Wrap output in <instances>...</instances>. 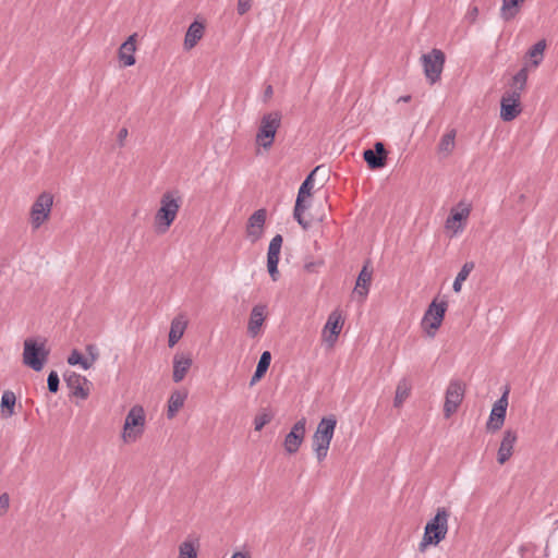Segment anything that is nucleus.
<instances>
[{
    "label": "nucleus",
    "mask_w": 558,
    "mask_h": 558,
    "mask_svg": "<svg viewBox=\"0 0 558 558\" xmlns=\"http://www.w3.org/2000/svg\"><path fill=\"white\" fill-rule=\"evenodd\" d=\"M182 205V197L178 191H167L160 198V207L154 217V225L159 233H165L177 219Z\"/></svg>",
    "instance_id": "f257e3e1"
},
{
    "label": "nucleus",
    "mask_w": 558,
    "mask_h": 558,
    "mask_svg": "<svg viewBox=\"0 0 558 558\" xmlns=\"http://www.w3.org/2000/svg\"><path fill=\"white\" fill-rule=\"evenodd\" d=\"M449 517L450 512L446 508L437 509L435 517L425 525L422 541L418 544L420 551L423 553L429 545L436 546L446 538Z\"/></svg>",
    "instance_id": "f03ea898"
},
{
    "label": "nucleus",
    "mask_w": 558,
    "mask_h": 558,
    "mask_svg": "<svg viewBox=\"0 0 558 558\" xmlns=\"http://www.w3.org/2000/svg\"><path fill=\"white\" fill-rule=\"evenodd\" d=\"M336 426L337 418L331 414L329 416L323 417L316 427V430L313 435V450L319 462H322L328 454Z\"/></svg>",
    "instance_id": "7ed1b4c3"
},
{
    "label": "nucleus",
    "mask_w": 558,
    "mask_h": 558,
    "mask_svg": "<svg viewBox=\"0 0 558 558\" xmlns=\"http://www.w3.org/2000/svg\"><path fill=\"white\" fill-rule=\"evenodd\" d=\"M146 426V414L142 405H133L124 420L121 438L124 444L137 441L144 434Z\"/></svg>",
    "instance_id": "20e7f679"
},
{
    "label": "nucleus",
    "mask_w": 558,
    "mask_h": 558,
    "mask_svg": "<svg viewBox=\"0 0 558 558\" xmlns=\"http://www.w3.org/2000/svg\"><path fill=\"white\" fill-rule=\"evenodd\" d=\"M49 356L46 340L27 338L24 340L23 363L35 372H40Z\"/></svg>",
    "instance_id": "39448f33"
},
{
    "label": "nucleus",
    "mask_w": 558,
    "mask_h": 558,
    "mask_svg": "<svg viewBox=\"0 0 558 558\" xmlns=\"http://www.w3.org/2000/svg\"><path fill=\"white\" fill-rule=\"evenodd\" d=\"M281 124V114L278 111L263 116L256 134V143L268 149L272 146L276 133Z\"/></svg>",
    "instance_id": "423d86ee"
},
{
    "label": "nucleus",
    "mask_w": 558,
    "mask_h": 558,
    "mask_svg": "<svg viewBox=\"0 0 558 558\" xmlns=\"http://www.w3.org/2000/svg\"><path fill=\"white\" fill-rule=\"evenodd\" d=\"M53 196L49 192L40 193L33 203L29 211V222L34 230L39 229L50 217Z\"/></svg>",
    "instance_id": "0eeeda50"
},
{
    "label": "nucleus",
    "mask_w": 558,
    "mask_h": 558,
    "mask_svg": "<svg viewBox=\"0 0 558 558\" xmlns=\"http://www.w3.org/2000/svg\"><path fill=\"white\" fill-rule=\"evenodd\" d=\"M319 169L315 168L303 181L299 189L298 197L294 205L293 217L303 229H307L311 226L308 220H305L304 213L308 208V204L305 198L311 196V192L314 187V174Z\"/></svg>",
    "instance_id": "6e6552de"
},
{
    "label": "nucleus",
    "mask_w": 558,
    "mask_h": 558,
    "mask_svg": "<svg viewBox=\"0 0 558 558\" xmlns=\"http://www.w3.org/2000/svg\"><path fill=\"white\" fill-rule=\"evenodd\" d=\"M445 59V53L437 48H434L430 52L421 57L424 74L430 84H435L437 81H439L444 69Z\"/></svg>",
    "instance_id": "1a4fd4ad"
},
{
    "label": "nucleus",
    "mask_w": 558,
    "mask_h": 558,
    "mask_svg": "<svg viewBox=\"0 0 558 558\" xmlns=\"http://www.w3.org/2000/svg\"><path fill=\"white\" fill-rule=\"evenodd\" d=\"M446 311L447 302L445 301L438 303L436 300H434L429 304L422 319V326L426 330L428 336H435V331L440 327L444 320Z\"/></svg>",
    "instance_id": "9d476101"
},
{
    "label": "nucleus",
    "mask_w": 558,
    "mask_h": 558,
    "mask_svg": "<svg viewBox=\"0 0 558 558\" xmlns=\"http://www.w3.org/2000/svg\"><path fill=\"white\" fill-rule=\"evenodd\" d=\"M465 392L464 384L461 380H450L445 396L444 414L449 418L457 412L460 407Z\"/></svg>",
    "instance_id": "9b49d317"
},
{
    "label": "nucleus",
    "mask_w": 558,
    "mask_h": 558,
    "mask_svg": "<svg viewBox=\"0 0 558 558\" xmlns=\"http://www.w3.org/2000/svg\"><path fill=\"white\" fill-rule=\"evenodd\" d=\"M344 325V319L342 317V314L339 310L332 311L327 322L323 328L322 337L323 340L331 348L335 345L342 327Z\"/></svg>",
    "instance_id": "f8f14e48"
},
{
    "label": "nucleus",
    "mask_w": 558,
    "mask_h": 558,
    "mask_svg": "<svg viewBox=\"0 0 558 558\" xmlns=\"http://www.w3.org/2000/svg\"><path fill=\"white\" fill-rule=\"evenodd\" d=\"M508 408V390L494 403L489 414L488 422L486 424L487 430L497 432L499 430L506 418Z\"/></svg>",
    "instance_id": "ddd939ff"
},
{
    "label": "nucleus",
    "mask_w": 558,
    "mask_h": 558,
    "mask_svg": "<svg viewBox=\"0 0 558 558\" xmlns=\"http://www.w3.org/2000/svg\"><path fill=\"white\" fill-rule=\"evenodd\" d=\"M306 430V418L302 417L294 423L290 433L287 434L284 438V449L288 453H295L301 447Z\"/></svg>",
    "instance_id": "4468645a"
},
{
    "label": "nucleus",
    "mask_w": 558,
    "mask_h": 558,
    "mask_svg": "<svg viewBox=\"0 0 558 558\" xmlns=\"http://www.w3.org/2000/svg\"><path fill=\"white\" fill-rule=\"evenodd\" d=\"M527 82V69L522 68L513 77L509 89L505 92L501 99L520 104L521 93L525 89Z\"/></svg>",
    "instance_id": "2eb2a0df"
},
{
    "label": "nucleus",
    "mask_w": 558,
    "mask_h": 558,
    "mask_svg": "<svg viewBox=\"0 0 558 558\" xmlns=\"http://www.w3.org/2000/svg\"><path fill=\"white\" fill-rule=\"evenodd\" d=\"M283 239L280 234L275 235L268 246L267 269L274 281L278 280V263Z\"/></svg>",
    "instance_id": "dca6fc26"
},
{
    "label": "nucleus",
    "mask_w": 558,
    "mask_h": 558,
    "mask_svg": "<svg viewBox=\"0 0 558 558\" xmlns=\"http://www.w3.org/2000/svg\"><path fill=\"white\" fill-rule=\"evenodd\" d=\"M266 217L267 211L266 209L262 208L254 211L248 218L246 226V234L253 242L257 241L262 236L264 226L266 222Z\"/></svg>",
    "instance_id": "f3484780"
},
{
    "label": "nucleus",
    "mask_w": 558,
    "mask_h": 558,
    "mask_svg": "<svg viewBox=\"0 0 558 558\" xmlns=\"http://www.w3.org/2000/svg\"><path fill=\"white\" fill-rule=\"evenodd\" d=\"M68 387L72 390V393L81 398L83 400L87 399L89 396V386L90 383L86 379V377L81 376L74 372L69 373L64 377Z\"/></svg>",
    "instance_id": "a211bd4d"
},
{
    "label": "nucleus",
    "mask_w": 558,
    "mask_h": 558,
    "mask_svg": "<svg viewBox=\"0 0 558 558\" xmlns=\"http://www.w3.org/2000/svg\"><path fill=\"white\" fill-rule=\"evenodd\" d=\"M517 439L518 435L515 430H505L502 440L497 452V461L499 464H505L511 458Z\"/></svg>",
    "instance_id": "6ab92c4d"
},
{
    "label": "nucleus",
    "mask_w": 558,
    "mask_h": 558,
    "mask_svg": "<svg viewBox=\"0 0 558 558\" xmlns=\"http://www.w3.org/2000/svg\"><path fill=\"white\" fill-rule=\"evenodd\" d=\"M363 157L371 169L383 168L387 158L385 145L381 142H376L374 149L364 150Z\"/></svg>",
    "instance_id": "aec40b11"
},
{
    "label": "nucleus",
    "mask_w": 558,
    "mask_h": 558,
    "mask_svg": "<svg viewBox=\"0 0 558 558\" xmlns=\"http://www.w3.org/2000/svg\"><path fill=\"white\" fill-rule=\"evenodd\" d=\"M470 211L471 210L469 207H463L461 209H451V213L445 222V228L448 231H451L452 234H458L459 232H462V230L464 229L463 221L468 219V217L470 216Z\"/></svg>",
    "instance_id": "412c9836"
},
{
    "label": "nucleus",
    "mask_w": 558,
    "mask_h": 558,
    "mask_svg": "<svg viewBox=\"0 0 558 558\" xmlns=\"http://www.w3.org/2000/svg\"><path fill=\"white\" fill-rule=\"evenodd\" d=\"M193 364L190 354L175 353L173 356V373L172 379L174 383L182 381Z\"/></svg>",
    "instance_id": "4be33fe9"
},
{
    "label": "nucleus",
    "mask_w": 558,
    "mask_h": 558,
    "mask_svg": "<svg viewBox=\"0 0 558 558\" xmlns=\"http://www.w3.org/2000/svg\"><path fill=\"white\" fill-rule=\"evenodd\" d=\"M136 34L129 36L119 48L118 57L124 66H132L135 64L134 52L136 50Z\"/></svg>",
    "instance_id": "5701e85b"
},
{
    "label": "nucleus",
    "mask_w": 558,
    "mask_h": 558,
    "mask_svg": "<svg viewBox=\"0 0 558 558\" xmlns=\"http://www.w3.org/2000/svg\"><path fill=\"white\" fill-rule=\"evenodd\" d=\"M265 310L266 306L256 305L251 312L247 331L252 337H256L259 333L260 327L265 320Z\"/></svg>",
    "instance_id": "b1692460"
},
{
    "label": "nucleus",
    "mask_w": 558,
    "mask_h": 558,
    "mask_svg": "<svg viewBox=\"0 0 558 558\" xmlns=\"http://www.w3.org/2000/svg\"><path fill=\"white\" fill-rule=\"evenodd\" d=\"M186 326L187 320L184 318L183 315H179L172 319L168 338V343L170 348L174 347L178 343V341L183 337Z\"/></svg>",
    "instance_id": "393cba45"
},
{
    "label": "nucleus",
    "mask_w": 558,
    "mask_h": 558,
    "mask_svg": "<svg viewBox=\"0 0 558 558\" xmlns=\"http://www.w3.org/2000/svg\"><path fill=\"white\" fill-rule=\"evenodd\" d=\"M186 398L187 392L185 390H174L171 392L167 405V417L169 420L177 415L179 410L184 405Z\"/></svg>",
    "instance_id": "a878e982"
},
{
    "label": "nucleus",
    "mask_w": 558,
    "mask_h": 558,
    "mask_svg": "<svg viewBox=\"0 0 558 558\" xmlns=\"http://www.w3.org/2000/svg\"><path fill=\"white\" fill-rule=\"evenodd\" d=\"M372 275H373V271L371 269H368L367 265H365L357 276L355 288H354V293H356L363 300L368 294L369 286H371V281H372Z\"/></svg>",
    "instance_id": "bb28decb"
},
{
    "label": "nucleus",
    "mask_w": 558,
    "mask_h": 558,
    "mask_svg": "<svg viewBox=\"0 0 558 558\" xmlns=\"http://www.w3.org/2000/svg\"><path fill=\"white\" fill-rule=\"evenodd\" d=\"M199 548V539L194 536H187L179 545L178 558H197Z\"/></svg>",
    "instance_id": "cd10ccee"
},
{
    "label": "nucleus",
    "mask_w": 558,
    "mask_h": 558,
    "mask_svg": "<svg viewBox=\"0 0 558 558\" xmlns=\"http://www.w3.org/2000/svg\"><path fill=\"white\" fill-rule=\"evenodd\" d=\"M412 390V384L409 378H401L396 387V393L393 399V407L401 408L404 401L410 397Z\"/></svg>",
    "instance_id": "c85d7f7f"
},
{
    "label": "nucleus",
    "mask_w": 558,
    "mask_h": 558,
    "mask_svg": "<svg viewBox=\"0 0 558 558\" xmlns=\"http://www.w3.org/2000/svg\"><path fill=\"white\" fill-rule=\"evenodd\" d=\"M204 35V25L197 21L193 22L189 28H187V32L185 34V38H184V47L185 49H192L193 47L196 46V44L198 43V40L203 37Z\"/></svg>",
    "instance_id": "c756f323"
},
{
    "label": "nucleus",
    "mask_w": 558,
    "mask_h": 558,
    "mask_svg": "<svg viewBox=\"0 0 558 558\" xmlns=\"http://www.w3.org/2000/svg\"><path fill=\"white\" fill-rule=\"evenodd\" d=\"M525 0H502L500 16L504 21L513 20L520 12V8Z\"/></svg>",
    "instance_id": "7c9ffc66"
},
{
    "label": "nucleus",
    "mask_w": 558,
    "mask_h": 558,
    "mask_svg": "<svg viewBox=\"0 0 558 558\" xmlns=\"http://www.w3.org/2000/svg\"><path fill=\"white\" fill-rule=\"evenodd\" d=\"M522 111L521 104H515L512 101H506V99H501L500 101V118L506 121L514 120Z\"/></svg>",
    "instance_id": "2f4dec72"
},
{
    "label": "nucleus",
    "mask_w": 558,
    "mask_h": 558,
    "mask_svg": "<svg viewBox=\"0 0 558 558\" xmlns=\"http://www.w3.org/2000/svg\"><path fill=\"white\" fill-rule=\"evenodd\" d=\"M16 397L13 391L7 390L1 397V416L9 418L14 414Z\"/></svg>",
    "instance_id": "473e14b6"
},
{
    "label": "nucleus",
    "mask_w": 558,
    "mask_h": 558,
    "mask_svg": "<svg viewBox=\"0 0 558 558\" xmlns=\"http://www.w3.org/2000/svg\"><path fill=\"white\" fill-rule=\"evenodd\" d=\"M271 361V354L269 351H265L262 353L257 367L255 369L254 375L251 378L250 385H255L267 372Z\"/></svg>",
    "instance_id": "72a5a7b5"
},
{
    "label": "nucleus",
    "mask_w": 558,
    "mask_h": 558,
    "mask_svg": "<svg viewBox=\"0 0 558 558\" xmlns=\"http://www.w3.org/2000/svg\"><path fill=\"white\" fill-rule=\"evenodd\" d=\"M454 140H456V130L452 129V130L446 132L441 136L440 142L438 144L439 153L445 154L446 156L450 155L454 149V145H456Z\"/></svg>",
    "instance_id": "f704fd0d"
},
{
    "label": "nucleus",
    "mask_w": 558,
    "mask_h": 558,
    "mask_svg": "<svg viewBox=\"0 0 558 558\" xmlns=\"http://www.w3.org/2000/svg\"><path fill=\"white\" fill-rule=\"evenodd\" d=\"M546 49V41L544 39L537 41L535 45H533L529 51L527 56L532 61V64L534 66H538L541 62L544 59V52Z\"/></svg>",
    "instance_id": "c9c22d12"
},
{
    "label": "nucleus",
    "mask_w": 558,
    "mask_h": 558,
    "mask_svg": "<svg viewBox=\"0 0 558 558\" xmlns=\"http://www.w3.org/2000/svg\"><path fill=\"white\" fill-rule=\"evenodd\" d=\"M474 269V263L473 262H468L465 263L462 268L460 269V271L458 272L454 281H453V284H452V289L454 292H460L461 291V287H462V283L468 279L470 272Z\"/></svg>",
    "instance_id": "e433bc0d"
},
{
    "label": "nucleus",
    "mask_w": 558,
    "mask_h": 558,
    "mask_svg": "<svg viewBox=\"0 0 558 558\" xmlns=\"http://www.w3.org/2000/svg\"><path fill=\"white\" fill-rule=\"evenodd\" d=\"M68 363L70 365H80L83 369H89L92 367V362L85 359L77 350H73L68 357Z\"/></svg>",
    "instance_id": "4c0bfd02"
},
{
    "label": "nucleus",
    "mask_w": 558,
    "mask_h": 558,
    "mask_svg": "<svg viewBox=\"0 0 558 558\" xmlns=\"http://www.w3.org/2000/svg\"><path fill=\"white\" fill-rule=\"evenodd\" d=\"M272 416L269 413L263 412L255 416L254 428L255 430H262L263 427L271 421Z\"/></svg>",
    "instance_id": "58836bf2"
},
{
    "label": "nucleus",
    "mask_w": 558,
    "mask_h": 558,
    "mask_svg": "<svg viewBox=\"0 0 558 558\" xmlns=\"http://www.w3.org/2000/svg\"><path fill=\"white\" fill-rule=\"evenodd\" d=\"M59 383L60 379L58 373L51 371L47 378L48 390L52 393H56L59 390Z\"/></svg>",
    "instance_id": "ea45409f"
},
{
    "label": "nucleus",
    "mask_w": 558,
    "mask_h": 558,
    "mask_svg": "<svg viewBox=\"0 0 558 558\" xmlns=\"http://www.w3.org/2000/svg\"><path fill=\"white\" fill-rule=\"evenodd\" d=\"M10 497L7 493L0 495V517H2L9 509Z\"/></svg>",
    "instance_id": "a19ab883"
},
{
    "label": "nucleus",
    "mask_w": 558,
    "mask_h": 558,
    "mask_svg": "<svg viewBox=\"0 0 558 558\" xmlns=\"http://www.w3.org/2000/svg\"><path fill=\"white\" fill-rule=\"evenodd\" d=\"M252 0H238V13L244 15L251 9Z\"/></svg>",
    "instance_id": "79ce46f5"
},
{
    "label": "nucleus",
    "mask_w": 558,
    "mask_h": 558,
    "mask_svg": "<svg viewBox=\"0 0 558 558\" xmlns=\"http://www.w3.org/2000/svg\"><path fill=\"white\" fill-rule=\"evenodd\" d=\"M128 134H129V131H128L126 128H122L118 132L117 140H118V144H119L120 147L124 146V141L128 137Z\"/></svg>",
    "instance_id": "37998d69"
},
{
    "label": "nucleus",
    "mask_w": 558,
    "mask_h": 558,
    "mask_svg": "<svg viewBox=\"0 0 558 558\" xmlns=\"http://www.w3.org/2000/svg\"><path fill=\"white\" fill-rule=\"evenodd\" d=\"M87 352L92 355V363L97 359V352L95 353L94 351H96V348L92 344L87 345L86 348Z\"/></svg>",
    "instance_id": "c03bdc74"
},
{
    "label": "nucleus",
    "mask_w": 558,
    "mask_h": 558,
    "mask_svg": "<svg viewBox=\"0 0 558 558\" xmlns=\"http://www.w3.org/2000/svg\"><path fill=\"white\" fill-rule=\"evenodd\" d=\"M272 86L271 85H268L266 88H265V92H264V97L265 99H268L272 96Z\"/></svg>",
    "instance_id": "a18cd8bd"
},
{
    "label": "nucleus",
    "mask_w": 558,
    "mask_h": 558,
    "mask_svg": "<svg viewBox=\"0 0 558 558\" xmlns=\"http://www.w3.org/2000/svg\"><path fill=\"white\" fill-rule=\"evenodd\" d=\"M231 558H250L245 553L236 551L232 555Z\"/></svg>",
    "instance_id": "49530a36"
},
{
    "label": "nucleus",
    "mask_w": 558,
    "mask_h": 558,
    "mask_svg": "<svg viewBox=\"0 0 558 558\" xmlns=\"http://www.w3.org/2000/svg\"><path fill=\"white\" fill-rule=\"evenodd\" d=\"M477 13H478V9H477L476 7H473V8L470 10V12H469L470 16H471L473 20L476 17Z\"/></svg>",
    "instance_id": "de8ad7c7"
},
{
    "label": "nucleus",
    "mask_w": 558,
    "mask_h": 558,
    "mask_svg": "<svg viewBox=\"0 0 558 558\" xmlns=\"http://www.w3.org/2000/svg\"><path fill=\"white\" fill-rule=\"evenodd\" d=\"M410 99H411V96H409V95H408V96H401V97L398 99V101H404V102H407V101H409Z\"/></svg>",
    "instance_id": "09e8293b"
}]
</instances>
